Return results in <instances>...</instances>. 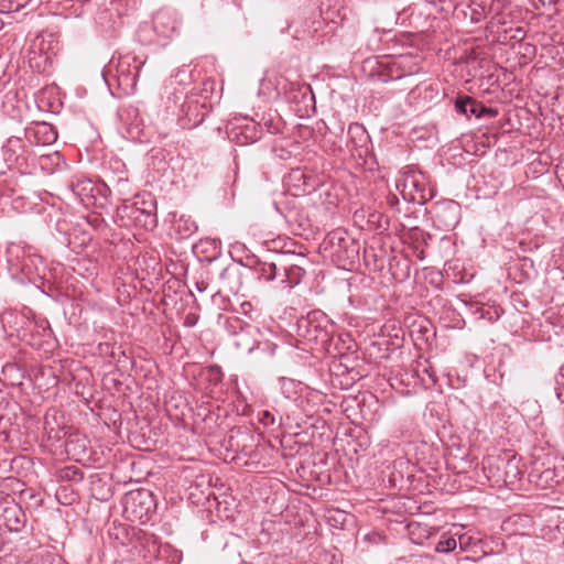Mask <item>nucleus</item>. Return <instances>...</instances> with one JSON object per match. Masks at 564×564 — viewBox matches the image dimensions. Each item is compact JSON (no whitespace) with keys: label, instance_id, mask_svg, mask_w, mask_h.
<instances>
[{"label":"nucleus","instance_id":"f257e3e1","mask_svg":"<svg viewBox=\"0 0 564 564\" xmlns=\"http://www.w3.org/2000/svg\"><path fill=\"white\" fill-rule=\"evenodd\" d=\"M296 333L299 340L312 350L318 349L334 355L341 354L338 344L339 341L346 343L341 335L335 338V324L319 310L301 317L296 323Z\"/></svg>","mask_w":564,"mask_h":564},{"label":"nucleus","instance_id":"f03ea898","mask_svg":"<svg viewBox=\"0 0 564 564\" xmlns=\"http://www.w3.org/2000/svg\"><path fill=\"white\" fill-rule=\"evenodd\" d=\"M144 63L145 59L128 53L117 59L112 58L104 76L112 77L122 95H131L135 91L138 77Z\"/></svg>","mask_w":564,"mask_h":564},{"label":"nucleus","instance_id":"7ed1b4c3","mask_svg":"<svg viewBox=\"0 0 564 564\" xmlns=\"http://www.w3.org/2000/svg\"><path fill=\"white\" fill-rule=\"evenodd\" d=\"M123 517L131 522L147 523L156 509L155 498L149 489L131 490L122 499Z\"/></svg>","mask_w":564,"mask_h":564},{"label":"nucleus","instance_id":"20e7f679","mask_svg":"<svg viewBox=\"0 0 564 564\" xmlns=\"http://www.w3.org/2000/svg\"><path fill=\"white\" fill-rule=\"evenodd\" d=\"M397 188L404 200L417 205H424L433 197V192L427 186L425 175L422 172L405 173L397 182Z\"/></svg>","mask_w":564,"mask_h":564},{"label":"nucleus","instance_id":"39448f33","mask_svg":"<svg viewBox=\"0 0 564 564\" xmlns=\"http://www.w3.org/2000/svg\"><path fill=\"white\" fill-rule=\"evenodd\" d=\"M143 558L145 562H163L164 564H180L183 552L170 543H159L154 535H144L142 542Z\"/></svg>","mask_w":564,"mask_h":564},{"label":"nucleus","instance_id":"423d86ee","mask_svg":"<svg viewBox=\"0 0 564 564\" xmlns=\"http://www.w3.org/2000/svg\"><path fill=\"white\" fill-rule=\"evenodd\" d=\"M26 524V516L22 508L13 499H0V529L9 532H21Z\"/></svg>","mask_w":564,"mask_h":564},{"label":"nucleus","instance_id":"0eeeda50","mask_svg":"<svg viewBox=\"0 0 564 564\" xmlns=\"http://www.w3.org/2000/svg\"><path fill=\"white\" fill-rule=\"evenodd\" d=\"M436 226L444 230L453 229L460 218V206L457 202L446 199L436 203L432 208Z\"/></svg>","mask_w":564,"mask_h":564},{"label":"nucleus","instance_id":"6e6552de","mask_svg":"<svg viewBox=\"0 0 564 564\" xmlns=\"http://www.w3.org/2000/svg\"><path fill=\"white\" fill-rule=\"evenodd\" d=\"M153 32L164 43L172 39L174 34H178V21L175 14L170 10H159L151 23Z\"/></svg>","mask_w":564,"mask_h":564},{"label":"nucleus","instance_id":"1a4fd4ad","mask_svg":"<svg viewBox=\"0 0 564 564\" xmlns=\"http://www.w3.org/2000/svg\"><path fill=\"white\" fill-rule=\"evenodd\" d=\"M24 137L31 145H50L57 140V131L47 122H35L24 129Z\"/></svg>","mask_w":564,"mask_h":564},{"label":"nucleus","instance_id":"9d476101","mask_svg":"<svg viewBox=\"0 0 564 564\" xmlns=\"http://www.w3.org/2000/svg\"><path fill=\"white\" fill-rule=\"evenodd\" d=\"M70 189L86 208H91L97 205V199L102 188L90 180L82 178L72 182Z\"/></svg>","mask_w":564,"mask_h":564},{"label":"nucleus","instance_id":"9b49d317","mask_svg":"<svg viewBox=\"0 0 564 564\" xmlns=\"http://www.w3.org/2000/svg\"><path fill=\"white\" fill-rule=\"evenodd\" d=\"M455 109L462 115H473L476 118H495L498 115L496 108L486 107L484 104L469 96L458 97L455 101Z\"/></svg>","mask_w":564,"mask_h":564},{"label":"nucleus","instance_id":"f8f14e48","mask_svg":"<svg viewBox=\"0 0 564 564\" xmlns=\"http://www.w3.org/2000/svg\"><path fill=\"white\" fill-rule=\"evenodd\" d=\"M350 151L358 158L366 156L369 152L370 137L362 124L352 122L348 127Z\"/></svg>","mask_w":564,"mask_h":564},{"label":"nucleus","instance_id":"ddd939ff","mask_svg":"<svg viewBox=\"0 0 564 564\" xmlns=\"http://www.w3.org/2000/svg\"><path fill=\"white\" fill-rule=\"evenodd\" d=\"M520 462L521 459L514 455L510 458L501 459L502 480L507 487L514 488L520 481L522 476Z\"/></svg>","mask_w":564,"mask_h":564},{"label":"nucleus","instance_id":"4468645a","mask_svg":"<svg viewBox=\"0 0 564 564\" xmlns=\"http://www.w3.org/2000/svg\"><path fill=\"white\" fill-rule=\"evenodd\" d=\"M33 560L43 564L67 563L57 545H40L33 555Z\"/></svg>","mask_w":564,"mask_h":564},{"label":"nucleus","instance_id":"2eb2a0df","mask_svg":"<svg viewBox=\"0 0 564 564\" xmlns=\"http://www.w3.org/2000/svg\"><path fill=\"white\" fill-rule=\"evenodd\" d=\"M465 19H468L470 23L476 24L482 21L487 15V7L482 2L477 0L464 1V4L459 8Z\"/></svg>","mask_w":564,"mask_h":564},{"label":"nucleus","instance_id":"dca6fc26","mask_svg":"<svg viewBox=\"0 0 564 564\" xmlns=\"http://www.w3.org/2000/svg\"><path fill=\"white\" fill-rule=\"evenodd\" d=\"M240 131L236 134L240 143H253L262 135V128L253 120H248L243 126L239 127Z\"/></svg>","mask_w":564,"mask_h":564},{"label":"nucleus","instance_id":"f3484780","mask_svg":"<svg viewBox=\"0 0 564 564\" xmlns=\"http://www.w3.org/2000/svg\"><path fill=\"white\" fill-rule=\"evenodd\" d=\"M359 254V245L352 238H346V243L343 249H338L335 251V258L343 263L351 264L358 258Z\"/></svg>","mask_w":564,"mask_h":564},{"label":"nucleus","instance_id":"a211bd4d","mask_svg":"<svg viewBox=\"0 0 564 564\" xmlns=\"http://www.w3.org/2000/svg\"><path fill=\"white\" fill-rule=\"evenodd\" d=\"M281 268H278L275 262L260 261L258 260L254 265V272L259 280L270 282L280 276Z\"/></svg>","mask_w":564,"mask_h":564},{"label":"nucleus","instance_id":"6ab92c4d","mask_svg":"<svg viewBox=\"0 0 564 564\" xmlns=\"http://www.w3.org/2000/svg\"><path fill=\"white\" fill-rule=\"evenodd\" d=\"M182 111L184 112L187 122H184V126L194 127L200 123L204 120L205 112L199 111V105L197 101L188 100L182 106Z\"/></svg>","mask_w":564,"mask_h":564},{"label":"nucleus","instance_id":"aec40b11","mask_svg":"<svg viewBox=\"0 0 564 564\" xmlns=\"http://www.w3.org/2000/svg\"><path fill=\"white\" fill-rule=\"evenodd\" d=\"M24 148L23 140L21 137L8 138L6 144L2 147L3 159L7 162H18V152Z\"/></svg>","mask_w":564,"mask_h":564},{"label":"nucleus","instance_id":"412c9836","mask_svg":"<svg viewBox=\"0 0 564 564\" xmlns=\"http://www.w3.org/2000/svg\"><path fill=\"white\" fill-rule=\"evenodd\" d=\"M174 228L181 238H187L197 230V225L191 217L182 215L175 220Z\"/></svg>","mask_w":564,"mask_h":564},{"label":"nucleus","instance_id":"4be33fe9","mask_svg":"<svg viewBox=\"0 0 564 564\" xmlns=\"http://www.w3.org/2000/svg\"><path fill=\"white\" fill-rule=\"evenodd\" d=\"M137 36H138L139 42L144 45H150V44L164 45V43H161L160 39L153 32V28L150 23H142L137 31Z\"/></svg>","mask_w":564,"mask_h":564},{"label":"nucleus","instance_id":"5701e85b","mask_svg":"<svg viewBox=\"0 0 564 564\" xmlns=\"http://www.w3.org/2000/svg\"><path fill=\"white\" fill-rule=\"evenodd\" d=\"M281 269L283 271L282 273L280 272L282 284H285L288 288H292L300 282L301 275L303 274L302 268L292 265L290 268L283 267Z\"/></svg>","mask_w":564,"mask_h":564},{"label":"nucleus","instance_id":"b1692460","mask_svg":"<svg viewBox=\"0 0 564 564\" xmlns=\"http://www.w3.org/2000/svg\"><path fill=\"white\" fill-rule=\"evenodd\" d=\"M346 238H351L346 231L343 230H334L328 234L326 238V243L330 249V253L335 257V251L338 249H343L346 243Z\"/></svg>","mask_w":564,"mask_h":564},{"label":"nucleus","instance_id":"393cba45","mask_svg":"<svg viewBox=\"0 0 564 564\" xmlns=\"http://www.w3.org/2000/svg\"><path fill=\"white\" fill-rule=\"evenodd\" d=\"M144 210L145 209L138 207L137 203L124 204L118 208V213L122 218L127 217L133 223L138 220L139 216H141Z\"/></svg>","mask_w":564,"mask_h":564},{"label":"nucleus","instance_id":"a878e982","mask_svg":"<svg viewBox=\"0 0 564 564\" xmlns=\"http://www.w3.org/2000/svg\"><path fill=\"white\" fill-rule=\"evenodd\" d=\"M32 0H0L2 13L17 12L25 8Z\"/></svg>","mask_w":564,"mask_h":564},{"label":"nucleus","instance_id":"bb28decb","mask_svg":"<svg viewBox=\"0 0 564 564\" xmlns=\"http://www.w3.org/2000/svg\"><path fill=\"white\" fill-rule=\"evenodd\" d=\"M204 375L208 382L214 386L220 383L224 377L221 368L217 365H212L207 367L204 371Z\"/></svg>","mask_w":564,"mask_h":564},{"label":"nucleus","instance_id":"cd10ccee","mask_svg":"<svg viewBox=\"0 0 564 564\" xmlns=\"http://www.w3.org/2000/svg\"><path fill=\"white\" fill-rule=\"evenodd\" d=\"M503 32H505L503 37H501L500 35L498 36V41H500L501 43H507V41H508L507 34L508 33H511V35L509 36V40H514L516 42H521L525 37V31L520 26L510 28L509 30H505Z\"/></svg>","mask_w":564,"mask_h":564},{"label":"nucleus","instance_id":"c85d7f7f","mask_svg":"<svg viewBox=\"0 0 564 564\" xmlns=\"http://www.w3.org/2000/svg\"><path fill=\"white\" fill-rule=\"evenodd\" d=\"M134 225L143 227V228H153L156 225L155 216L149 212L144 210L141 216H139L138 220L134 221Z\"/></svg>","mask_w":564,"mask_h":564},{"label":"nucleus","instance_id":"c756f323","mask_svg":"<svg viewBox=\"0 0 564 564\" xmlns=\"http://www.w3.org/2000/svg\"><path fill=\"white\" fill-rule=\"evenodd\" d=\"M456 540L454 538H447L445 540H441L436 546L435 551L438 553H447L456 549Z\"/></svg>","mask_w":564,"mask_h":564},{"label":"nucleus","instance_id":"7c9ffc66","mask_svg":"<svg viewBox=\"0 0 564 564\" xmlns=\"http://www.w3.org/2000/svg\"><path fill=\"white\" fill-rule=\"evenodd\" d=\"M362 541L368 544H386V536L377 531L364 535Z\"/></svg>","mask_w":564,"mask_h":564},{"label":"nucleus","instance_id":"2f4dec72","mask_svg":"<svg viewBox=\"0 0 564 564\" xmlns=\"http://www.w3.org/2000/svg\"><path fill=\"white\" fill-rule=\"evenodd\" d=\"M259 421L265 426L273 425L275 423V417L270 411H262L259 413Z\"/></svg>","mask_w":564,"mask_h":564},{"label":"nucleus","instance_id":"473e14b6","mask_svg":"<svg viewBox=\"0 0 564 564\" xmlns=\"http://www.w3.org/2000/svg\"><path fill=\"white\" fill-rule=\"evenodd\" d=\"M262 351L267 352L268 356L274 357L279 349V346L271 341H264L261 346Z\"/></svg>","mask_w":564,"mask_h":564},{"label":"nucleus","instance_id":"72a5a7b5","mask_svg":"<svg viewBox=\"0 0 564 564\" xmlns=\"http://www.w3.org/2000/svg\"><path fill=\"white\" fill-rule=\"evenodd\" d=\"M553 477H554V470H553V469H550V468L545 469V470H544V471H542V473H541V475H540V478H541V479H544V480H545V482H547L549 480L553 479Z\"/></svg>","mask_w":564,"mask_h":564},{"label":"nucleus","instance_id":"f704fd0d","mask_svg":"<svg viewBox=\"0 0 564 564\" xmlns=\"http://www.w3.org/2000/svg\"><path fill=\"white\" fill-rule=\"evenodd\" d=\"M499 24H503V22L501 21V19H500V18H498V17H494V18L490 20V22L488 23V26H487V28H488L489 30H491V32H494V29H495L496 26H498Z\"/></svg>","mask_w":564,"mask_h":564},{"label":"nucleus","instance_id":"c9c22d12","mask_svg":"<svg viewBox=\"0 0 564 564\" xmlns=\"http://www.w3.org/2000/svg\"><path fill=\"white\" fill-rule=\"evenodd\" d=\"M509 521L512 523H517L518 521L530 522V518L528 516H512L509 518Z\"/></svg>","mask_w":564,"mask_h":564},{"label":"nucleus","instance_id":"e433bc0d","mask_svg":"<svg viewBox=\"0 0 564 564\" xmlns=\"http://www.w3.org/2000/svg\"><path fill=\"white\" fill-rule=\"evenodd\" d=\"M469 544V538H466L465 535L459 536V546L462 550H464Z\"/></svg>","mask_w":564,"mask_h":564},{"label":"nucleus","instance_id":"4c0bfd02","mask_svg":"<svg viewBox=\"0 0 564 564\" xmlns=\"http://www.w3.org/2000/svg\"><path fill=\"white\" fill-rule=\"evenodd\" d=\"M415 256H416L420 260H424V258H425L424 249H420L419 247H416V248H415Z\"/></svg>","mask_w":564,"mask_h":564},{"label":"nucleus","instance_id":"58836bf2","mask_svg":"<svg viewBox=\"0 0 564 564\" xmlns=\"http://www.w3.org/2000/svg\"><path fill=\"white\" fill-rule=\"evenodd\" d=\"M556 397L562 403H564V390L556 388Z\"/></svg>","mask_w":564,"mask_h":564},{"label":"nucleus","instance_id":"ea45409f","mask_svg":"<svg viewBox=\"0 0 564 564\" xmlns=\"http://www.w3.org/2000/svg\"><path fill=\"white\" fill-rule=\"evenodd\" d=\"M343 562L341 554L339 553L338 556L334 553L332 555V562L329 564L339 563Z\"/></svg>","mask_w":564,"mask_h":564},{"label":"nucleus","instance_id":"a19ab883","mask_svg":"<svg viewBox=\"0 0 564 564\" xmlns=\"http://www.w3.org/2000/svg\"><path fill=\"white\" fill-rule=\"evenodd\" d=\"M109 348H110V346L108 344L99 345L100 352H107Z\"/></svg>","mask_w":564,"mask_h":564},{"label":"nucleus","instance_id":"79ce46f5","mask_svg":"<svg viewBox=\"0 0 564 564\" xmlns=\"http://www.w3.org/2000/svg\"><path fill=\"white\" fill-rule=\"evenodd\" d=\"M556 383H557L558 386H560V384L564 386V373H562V372H561V373H560V376H558V377H556Z\"/></svg>","mask_w":564,"mask_h":564},{"label":"nucleus","instance_id":"37998d69","mask_svg":"<svg viewBox=\"0 0 564 564\" xmlns=\"http://www.w3.org/2000/svg\"><path fill=\"white\" fill-rule=\"evenodd\" d=\"M421 237H422V242L424 245H427V239H431V235L430 234H421Z\"/></svg>","mask_w":564,"mask_h":564},{"label":"nucleus","instance_id":"c03bdc74","mask_svg":"<svg viewBox=\"0 0 564 564\" xmlns=\"http://www.w3.org/2000/svg\"><path fill=\"white\" fill-rule=\"evenodd\" d=\"M72 470H73V475H74V476H75V475H78V476H79V478H82V477H83V473H82L79 469H77V468L73 467V468H72Z\"/></svg>","mask_w":564,"mask_h":564},{"label":"nucleus","instance_id":"a18cd8bd","mask_svg":"<svg viewBox=\"0 0 564 564\" xmlns=\"http://www.w3.org/2000/svg\"><path fill=\"white\" fill-rule=\"evenodd\" d=\"M303 89H304V91H302V89H300V93H301L303 96H306L307 91L310 90V87H308V86H305Z\"/></svg>","mask_w":564,"mask_h":564},{"label":"nucleus","instance_id":"49530a36","mask_svg":"<svg viewBox=\"0 0 564 564\" xmlns=\"http://www.w3.org/2000/svg\"><path fill=\"white\" fill-rule=\"evenodd\" d=\"M26 268H28L26 263H25V262H23V263L21 264L20 270H21L22 272H24V271L26 270Z\"/></svg>","mask_w":564,"mask_h":564},{"label":"nucleus","instance_id":"de8ad7c7","mask_svg":"<svg viewBox=\"0 0 564 564\" xmlns=\"http://www.w3.org/2000/svg\"><path fill=\"white\" fill-rule=\"evenodd\" d=\"M479 312H482V308L479 306H476V310L474 311V313H479Z\"/></svg>","mask_w":564,"mask_h":564},{"label":"nucleus","instance_id":"09e8293b","mask_svg":"<svg viewBox=\"0 0 564 564\" xmlns=\"http://www.w3.org/2000/svg\"><path fill=\"white\" fill-rule=\"evenodd\" d=\"M466 305H469L470 307H474V304L471 302H465Z\"/></svg>","mask_w":564,"mask_h":564},{"label":"nucleus","instance_id":"8fccbe9b","mask_svg":"<svg viewBox=\"0 0 564 564\" xmlns=\"http://www.w3.org/2000/svg\"><path fill=\"white\" fill-rule=\"evenodd\" d=\"M245 436H246L247 438L253 440V436H252V435H250V434H246Z\"/></svg>","mask_w":564,"mask_h":564},{"label":"nucleus","instance_id":"3c124183","mask_svg":"<svg viewBox=\"0 0 564 564\" xmlns=\"http://www.w3.org/2000/svg\"><path fill=\"white\" fill-rule=\"evenodd\" d=\"M231 291L237 293V292H239V288H236V289L231 288Z\"/></svg>","mask_w":564,"mask_h":564},{"label":"nucleus","instance_id":"603ef678","mask_svg":"<svg viewBox=\"0 0 564 564\" xmlns=\"http://www.w3.org/2000/svg\"><path fill=\"white\" fill-rule=\"evenodd\" d=\"M282 381H283V383H285V382L292 383V380L282 379Z\"/></svg>","mask_w":564,"mask_h":564},{"label":"nucleus","instance_id":"864d4df0","mask_svg":"<svg viewBox=\"0 0 564 564\" xmlns=\"http://www.w3.org/2000/svg\"><path fill=\"white\" fill-rule=\"evenodd\" d=\"M229 547H230V545L227 543V544L225 545V549H224V550L226 551V550H227V549H229Z\"/></svg>","mask_w":564,"mask_h":564},{"label":"nucleus","instance_id":"5fc2aeb1","mask_svg":"<svg viewBox=\"0 0 564 564\" xmlns=\"http://www.w3.org/2000/svg\"><path fill=\"white\" fill-rule=\"evenodd\" d=\"M345 336H346V338H347L349 341H351V339H350V336H349V335H345Z\"/></svg>","mask_w":564,"mask_h":564},{"label":"nucleus","instance_id":"6e6d98bb","mask_svg":"<svg viewBox=\"0 0 564 564\" xmlns=\"http://www.w3.org/2000/svg\"><path fill=\"white\" fill-rule=\"evenodd\" d=\"M463 560H464V561H469V560H470V557L466 556V557H464Z\"/></svg>","mask_w":564,"mask_h":564}]
</instances>
